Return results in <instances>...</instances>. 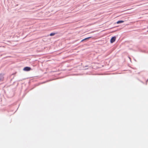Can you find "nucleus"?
Masks as SVG:
<instances>
[{
  "label": "nucleus",
  "instance_id": "1",
  "mask_svg": "<svg viewBox=\"0 0 148 148\" xmlns=\"http://www.w3.org/2000/svg\"><path fill=\"white\" fill-rule=\"evenodd\" d=\"M31 70V68L29 67H26L23 69V70L25 71H29Z\"/></svg>",
  "mask_w": 148,
  "mask_h": 148
},
{
  "label": "nucleus",
  "instance_id": "2",
  "mask_svg": "<svg viewBox=\"0 0 148 148\" xmlns=\"http://www.w3.org/2000/svg\"><path fill=\"white\" fill-rule=\"evenodd\" d=\"M116 38L115 36L113 37L110 40V42L111 43H112L114 42L116 40Z\"/></svg>",
  "mask_w": 148,
  "mask_h": 148
},
{
  "label": "nucleus",
  "instance_id": "3",
  "mask_svg": "<svg viewBox=\"0 0 148 148\" xmlns=\"http://www.w3.org/2000/svg\"><path fill=\"white\" fill-rule=\"evenodd\" d=\"M124 22V21H118L116 22V23L117 24H119V23H123Z\"/></svg>",
  "mask_w": 148,
  "mask_h": 148
},
{
  "label": "nucleus",
  "instance_id": "4",
  "mask_svg": "<svg viewBox=\"0 0 148 148\" xmlns=\"http://www.w3.org/2000/svg\"><path fill=\"white\" fill-rule=\"evenodd\" d=\"M55 34H56V33H51L50 34V36H52L54 35Z\"/></svg>",
  "mask_w": 148,
  "mask_h": 148
},
{
  "label": "nucleus",
  "instance_id": "5",
  "mask_svg": "<svg viewBox=\"0 0 148 148\" xmlns=\"http://www.w3.org/2000/svg\"><path fill=\"white\" fill-rule=\"evenodd\" d=\"M91 37H88V38H85V40H87V39H89L90 38H91Z\"/></svg>",
  "mask_w": 148,
  "mask_h": 148
},
{
  "label": "nucleus",
  "instance_id": "6",
  "mask_svg": "<svg viewBox=\"0 0 148 148\" xmlns=\"http://www.w3.org/2000/svg\"><path fill=\"white\" fill-rule=\"evenodd\" d=\"M84 40H85V38L83 39L82 40H81V42H82L84 41Z\"/></svg>",
  "mask_w": 148,
  "mask_h": 148
}]
</instances>
